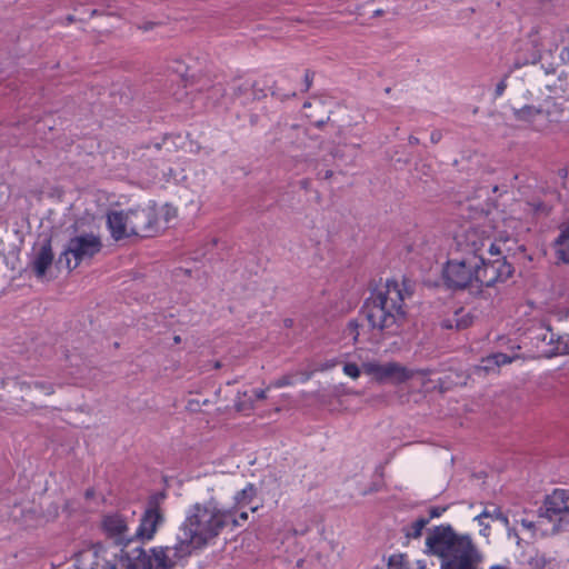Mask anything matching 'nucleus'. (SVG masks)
I'll return each instance as SVG.
<instances>
[{"instance_id": "59", "label": "nucleus", "mask_w": 569, "mask_h": 569, "mask_svg": "<svg viewBox=\"0 0 569 569\" xmlns=\"http://www.w3.org/2000/svg\"><path fill=\"white\" fill-rule=\"evenodd\" d=\"M173 342L174 343H180L181 342V337L180 336H174L173 337Z\"/></svg>"}, {"instance_id": "42", "label": "nucleus", "mask_w": 569, "mask_h": 569, "mask_svg": "<svg viewBox=\"0 0 569 569\" xmlns=\"http://www.w3.org/2000/svg\"><path fill=\"white\" fill-rule=\"evenodd\" d=\"M157 24H158L157 22L148 21L142 24H139L138 29H140L142 31H149V30H152Z\"/></svg>"}, {"instance_id": "50", "label": "nucleus", "mask_w": 569, "mask_h": 569, "mask_svg": "<svg viewBox=\"0 0 569 569\" xmlns=\"http://www.w3.org/2000/svg\"><path fill=\"white\" fill-rule=\"evenodd\" d=\"M408 141H409V144H411V146L419 144V142H420L419 138H417L415 136H409Z\"/></svg>"}, {"instance_id": "2", "label": "nucleus", "mask_w": 569, "mask_h": 569, "mask_svg": "<svg viewBox=\"0 0 569 569\" xmlns=\"http://www.w3.org/2000/svg\"><path fill=\"white\" fill-rule=\"evenodd\" d=\"M423 552L440 559V569H482L483 555L469 535H460L450 525L428 529Z\"/></svg>"}, {"instance_id": "8", "label": "nucleus", "mask_w": 569, "mask_h": 569, "mask_svg": "<svg viewBox=\"0 0 569 569\" xmlns=\"http://www.w3.org/2000/svg\"><path fill=\"white\" fill-rule=\"evenodd\" d=\"M568 500L569 492L567 490L556 489L546 497L543 505L538 510L539 518L553 522V532L563 530L569 525V521L565 520V517L569 515Z\"/></svg>"}, {"instance_id": "11", "label": "nucleus", "mask_w": 569, "mask_h": 569, "mask_svg": "<svg viewBox=\"0 0 569 569\" xmlns=\"http://www.w3.org/2000/svg\"><path fill=\"white\" fill-rule=\"evenodd\" d=\"M130 233L141 238L153 237L160 229L156 204L128 210Z\"/></svg>"}, {"instance_id": "34", "label": "nucleus", "mask_w": 569, "mask_h": 569, "mask_svg": "<svg viewBox=\"0 0 569 569\" xmlns=\"http://www.w3.org/2000/svg\"><path fill=\"white\" fill-rule=\"evenodd\" d=\"M491 356H492V359H495V362H497V368H499L502 365H507V363L511 362V360H512L511 357H509L508 355L502 353V352H497Z\"/></svg>"}, {"instance_id": "51", "label": "nucleus", "mask_w": 569, "mask_h": 569, "mask_svg": "<svg viewBox=\"0 0 569 569\" xmlns=\"http://www.w3.org/2000/svg\"><path fill=\"white\" fill-rule=\"evenodd\" d=\"M333 176V171L332 170H326L325 173H323V177L322 179H330L331 177Z\"/></svg>"}, {"instance_id": "30", "label": "nucleus", "mask_w": 569, "mask_h": 569, "mask_svg": "<svg viewBox=\"0 0 569 569\" xmlns=\"http://www.w3.org/2000/svg\"><path fill=\"white\" fill-rule=\"evenodd\" d=\"M224 93H226V90L221 84H212L207 90V98L209 100H212L213 103H217L219 101V99L224 96Z\"/></svg>"}, {"instance_id": "44", "label": "nucleus", "mask_w": 569, "mask_h": 569, "mask_svg": "<svg viewBox=\"0 0 569 569\" xmlns=\"http://www.w3.org/2000/svg\"><path fill=\"white\" fill-rule=\"evenodd\" d=\"M560 58L565 63H569V46L563 47L560 53Z\"/></svg>"}, {"instance_id": "5", "label": "nucleus", "mask_w": 569, "mask_h": 569, "mask_svg": "<svg viewBox=\"0 0 569 569\" xmlns=\"http://www.w3.org/2000/svg\"><path fill=\"white\" fill-rule=\"evenodd\" d=\"M456 250L465 258L481 259L487 251L490 256H500V247L491 242L485 229L469 226L455 237Z\"/></svg>"}, {"instance_id": "53", "label": "nucleus", "mask_w": 569, "mask_h": 569, "mask_svg": "<svg viewBox=\"0 0 569 569\" xmlns=\"http://www.w3.org/2000/svg\"><path fill=\"white\" fill-rule=\"evenodd\" d=\"M292 326H293V320L292 319H284V327L291 328Z\"/></svg>"}, {"instance_id": "23", "label": "nucleus", "mask_w": 569, "mask_h": 569, "mask_svg": "<svg viewBox=\"0 0 569 569\" xmlns=\"http://www.w3.org/2000/svg\"><path fill=\"white\" fill-rule=\"evenodd\" d=\"M428 523L429 519L420 517L417 520H415L410 526L403 527L402 532L405 533L407 540L418 539L421 537L422 530L426 528Z\"/></svg>"}, {"instance_id": "25", "label": "nucleus", "mask_w": 569, "mask_h": 569, "mask_svg": "<svg viewBox=\"0 0 569 569\" xmlns=\"http://www.w3.org/2000/svg\"><path fill=\"white\" fill-rule=\"evenodd\" d=\"M491 518L495 520L501 521L506 527L509 526V519L505 516L500 508L492 506V509L486 508L479 516L476 517V520L479 525H482V519Z\"/></svg>"}, {"instance_id": "45", "label": "nucleus", "mask_w": 569, "mask_h": 569, "mask_svg": "<svg viewBox=\"0 0 569 569\" xmlns=\"http://www.w3.org/2000/svg\"><path fill=\"white\" fill-rule=\"evenodd\" d=\"M234 517L238 519L239 521V525L238 526H241L242 525V521H247L248 520V512L247 511H241L239 512L238 515L234 513Z\"/></svg>"}, {"instance_id": "60", "label": "nucleus", "mask_w": 569, "mask_h": 569, "mask_svg": "<svg viewBox=\"0 0 569 569\" xmlns=\"http://www.w3.org/2000/svg\"><path fill=\"white\" fill-rule=\"evenodd\" d=\"M559 172H560L561 177H563V178L567 177V170L566 169H561Z\"/></svg>"}, {"instance_id": "61", "label": "nucleus", "mask_w": 569, "mask_h": 569, "mask_svg": "<svg viewBox=\"0 0 569 569\" xmlns=\"http://www.w3.org/2000/svg\"><path fill=\"white\" fill-rule=\"evenodd\" d=\"M486 529L489 528V523H486L485 519H482V525Z\"/></svg>"}, {"instance_id": "46", "label": "nucleus", "mask_w": 569, "mask_h": 569, "mask_svg": "<svg viewBox=\"0 0 569 569\" xmlns=\"http://www.w3.org/2000/svg\"><path fill=\"white\" fill-rule=\"evenodd\" d=\"M521 526L525 527L526 529H529V530H535L536 529V525L535 522L532 521H529L527 519H521L520 521Z\"/></svg>"}, {"instance_id": "22", "label": "nucleus", "mask_w": 569, "mask_h": 569, "mask_svg": "<svg viewBox=\"0 0 569 569\" xmlns=\"http://www.w3.org/2000/svg\"><path fill=\"white\" fill-rule=\"evenodd\" d=\"M284 138L289 140L291 144H297V147L303 146V140L308 134V130L303 129L299 126H289L283 128Z\"/></svg>"}, {"instance_id": "9", "label": "nucleus", "mask_w": 569, "mask_h": 569, "mask_svg": "<svg viewBox=\"0 0 569 569\" xmlns=\"http://www.w3.org/2000/svg\"><path fill=\"white\" fill-rule=\"evenodd\" d=\"M164 498V492H157L149 497L140 525L133 535V541H150L153 539L158 527L164 521V515L160 508V502Z\"/></svg>"}, {"instance_id": "36", "label": "nucleus", "mask_w": 569, "mask_h": 569, "mask_svg": "<svg viewBox=\"0 0 569 569\" xmlns=\"http://www.w3.org/2000/svg\"><path fill=\"white\" fill-rule=\"evenodd\" d=\"M447 510V507H439V506H435V507H431L428 512H429V516L428 517H425L426 519H429V521L433 518H438L440 517L445 511Z\"/></svg>"}, {"instance_id": "54", "label": "nucleus", "mask_w": 569, "mask_h": 569, "mask_svg": "<svg viewBox=\"0 0 569 569\" xmlns=\"http://www.w3.org/2000/svg\"><path fill=\"white\" fill-rule=\"evenodd\" d=\"M300 184L303 189H308V186H309V180L308 179H303L300 181Z\"/></svg>"}, {"instance_id": "12", "label": "nucleus", "mask_w": 569, "mask_h": 569, "mask_svg": "<svg viewBox=\"0 0 569 569\" xmlns=\"http://www.w3.org/2000/svg\"><path fill=\"white\" fill-rule=\"evenodd\" d=\"M362 368L365 373L372 376L378 382L402 383L413 377L410 370L398 362H366Z\"/></svg>"}, {"instance_id": "24", "label": "nucleus", "mask_w": 569, "mask_h": 569, "mask_svg": "<svg viewBox=\"0 0 569 569\" xmlns=\"http://www.w3.org/2000/svg\"><path fill=\"white\" fill-rule=\"evenodd\" d=\"M20 387H21V390L36 389L44 395H52L54 392V386L51 382L43 381V380L23 381V382H21Z\"/></svg>"}, {"instance_id": "43", "label": "nucleus", "mask_w": 569, "mask_h": 569, "mask_svg": "<svg viewBox=\"0 0 569 569\" xmlns=\"http://www.w3.org/2000/svg\"><path fill=\"white\" fill-rule=\"evenodd\" d=\"M234 406H236L237 411H243L247 408H251L252 407V401L249 405H247L246 401H240L239 400V401L236 402Z\"/></svg>"}, {"instance_id": "31", "label": "nucleus", "mask_w": 569, "mask_h": 569, "mask_svg": "<svg viewBox=\"0 0 569 569\" xmlns=\"http://www.w3.org/2000/svg\"><path fill=\"white\" fill-rule=\"evenodd\" d=\"M360 323L356 319H351L345 329V335L352 338L353 343L358 342Z\"/></svg>"}, {"instance_id": "19", "label": "nucleus", "mask_w": 569, "mask_h": 569, "mask_svg": "<svg viewBox=\"0 0 569 569\" xmlns=\"http://www.w3.org/2000/svg\"><path fill=\"white\" fill-rule=\"evenodd\" d=\"M264 96H266L264 91L262 89H257L254 83L253 84H248V83L239 84L233 88V92H232V98L234 100L241 99V103H243V104L248 103L249 101H254V100L261 99Z\"/></svg>"}, {"instance_id": "37", "label": "nucleus", "mask_w": 569, "mask_h": 569, "mask_svg": "<svg viewBox=\"0 0 569 569\" xmlns=\"http://www.w3.org/2000/svg\"><path fill=\"white\" fill-rule=\"evenodd\" d=\"M313 77H315V72L311 71V70H307L306 73H305V79H303V82H305V88H303V92H307L311 86H312V81H313Z\"/></svg>"}, {"instance_id": "38", "label": "nucleus", "mask_w": 569, "mask_h": 569, "mask_svg": "<svg viewBox=\"0 0 569 569\" xmlns=\"http://www.w3.org/2000/svg\"><path fill=\"white\" fill-rule=\"evenodd\" d=\"M506 80H507V76L497 83L496 89H495L496 98H498V97L503 94V92H505V90L507 88V81Z\"/></svg>"}, {"instance_id": "21", "label": "nucleus", "mask_w": 569, "mask_h": 569, "mask_svg": "<svg viewBox=\"0 0 569 569\" xmlns=\"http://www.w3.org/2000/svg\"><path fill=\"white\" fill-rule=\"evenodd\" d=\"M542 109L529 104L520 109H513V116L516 120L523 121L530 124L535 122L537 117L542 116Z\"/></svg>"}, {"instance_id": "20", "label": "nucleus", "mask_w": 569, "mask_h": 569, "mask_svg": "<svg viewBox=\"0 0 569 569\" xmlns=\"http://www.w3.org/2000/svg\"><path fill=\"white\" fill-rule=\"evenodd\" d=\"M557 259L569 263V223L561 228L559 236L553 242Z\"/></svg>"}, {"instance_id": "17", "label": "nucleus", "mask_w": 569, "mask_h": 569, "mask_svg": "<svg viewBox=\"0 0 569 569\" xmlns=\"http://www.w3.org/2000/svg\"><path fill=\"white\" fill-rule=\"evenodd\" d=\"M53 258L54 257L51 247V238H47L43 241L41 249L39 250L36 259L32 262L33 271L38 278H42L46 274L48 268L53 262Z\"/></svg>"}, {"instance_id": "40", "label": "nucleus", "mask_w": 569, "mask_h": 569, "mask_svg": "<svg viewBox=\"0 0 569 569\" xmlns=\"http://www.w3.org/2000/svg\"><path fill=\"white\" fill-rule=\"evenodd\" d=\"M291 385V378L288 377V376H282L281 378H279L278 380H276L273 382V386L276 388H281V387H284V386H289Z\"/></svg>"}, {"instance_id": "3", "label": "nucleus", "mask_w": 569, "mask_h": 569, "mask_svg": "<svg viewBox=\"0 0 569 569\" xmlns=\"http://www.w3.org/2000/svg\"><path fill=\"white\" fill-rule=\"evenodd\" d=\"M238 525L233 510L220 508L219 503L211 498L204 502H197L188 509L178 536L193 552L207 547L224 528L238 527Z\"/></svg>"}, {"instance_id": "27", "label": "nucleus", "mask_w": 569, "mask_h": 569, "mask_svg": "<svg viewBox=\"0 0 569 569\" xmlns=\"http://www.w3.org/2000/svg\"><path fill=\"white\" fill-rule=\"evenodd\" d=\"M406 559H407L406 553L391 555L388 558L387 568L388 569H408L406 567V562H407Z\"/></svg>"}, {"instance_id": "18", "label": "nucleus", "mask_w": 569, "mask_h": 569, "mask_svg": "<svg viewBox=\"0 0 569 569\" xmlns=\"http://www.w3.org/2000/svg\"><path fill=\"white\" fill-rule=\"evenodd\" d=\"M473 318L470 312L466 311L463 308H459L455 311L452 317L442 319L440 327L446 330L456 329L457 331H461L472 325Z\"/></svg>"}, {"instance_id": "13", "label": "nucleus", "mask_w": 569, "mask_h": 569, "mask_svg": "<svg viewBox=\"0 0 569 569\" xmlns=\"http://www.w3.org/2000/svg\"><path fill=\"white\" fill-rule=\"evenodd\" d=\"M101 528L106 536L113 540L117 546L126 548L133 542V536H128V518L119 511L103 515Z\"/></svg>"}, {"instance_id": "57", "label": "nucleus", "mask_w": 569, "mask_h": 569, "mask_svg": "<svg viewBox=\"0 0 569 569\" xmlns=\"http://www.w3.org/2000/svg\"><path fill=\"white\" fill-rule=\"evenodd\" d=\"M212 367H213L214 369H220V368L222 367V363H221L220 361H214V362H213V365H212Z\"/></svg>"}, {"instance_id": "6", "label": "nucleus", "mask_w": 569, "mask_h": 569, "mask_svg": "<svg viewBox=\"0 0 569 569\" xmlns=\"http://www.w3.org/2000/svg\"><path fill=\"white\" fill-rule=\"evenodd\" d=\"M481 259L457 257L446 262L442 271L445 284L451 290H477V268Z\"/></svg>"}, {"instance_id": "1", "label": "nucleus", "mask_w": 569, "mask_h": 569, "mask_svg": "<svg viewBox=\"0 0 569 569\" xmlns=\"http://www.w3.org/2000/svg\"><path fill=\"white\" fill-rule=\"evenodd\" d=\"M410 281L403 279L401 286L395 279L387 280L383 288L375 289L365 300L360 315L371 330L380 333L398 335L407 321L405 299L412 296Z\"/></svg>"}, {"instance_id": "29", "label": "nucleus", "mask_w": 569, "mask_h": 569, "mask_svg": "<svg viewBox=\"0 0 569 569\" xmlns=\"http://www.w3.org/2000/svg\"><path fill=\"white\" fill-rule=\"evenodd\" d=\"M497 369V362L492 359V356H488L481 360V365L475 368L476 372L489 373Z\"/></svg>"}, {"instance_id": "16", "label": "nucleus", "mask_w": 569, "mask_h": 569, "mask_svg": "<svg viewBox=\"0 0 569 569\" xmlns=\"http://www.w3.org/2000/svg\"><path fill=\"white\" fill-rule=\"evenodd\" d=\"M121 557L123 569H152L150 551L147 552L142 547L133 548L131 551H124Z\"/></svg>"}, {"instance_id": "4", "label": "nucleus", "mask_w": 569, "mask_h": 569, "mask_svg": "<svg viewBox=\"0 0 569 569\" xmlns=\"http://www.w3.org/2000/svg\"><path fill=\"white\" fill-rule=\"evenodd\" d=\"M102 249L101 239L93 233H82L69 239L57 260L58 268L76 269L83 260L92 259Z\"/></svg>"}, {"instance_id": "35", "label": "nucleus", "mask_w": 569, "mask_h": 569, "mask_svg": "<svg viewBox=\"0 0 569 569\" xmlns=\"http://www.w3.org/2000/svg\"><path fill=\"white\" fill-rule=\"evenodd\" d=\"M530 206H532L536 212H545L546 214L551 210V207L542 201H532Z\"/></svg>"}, {"instance_id": "48", "label": "nucleus", "mask_w": 569, "mask_h": 569, "mask_svg": "<svg viewBox=\"0 0 569 569\" xmlns=\"http://www.w3.org/2000/svg\"><path fill=\"white\" fill-rule=\"evenodd\" d=\"M254 396H256V399H258V400H264L267 398L266 390H262V389L254 390Z\"/></svg>"}, {"instance_id": "7", "label": "nucleus", "mask_w": 569, "mask_h": 569, "mask_svg": "<svg viewBox=\"0 0 569 569\" xmlns=\"http://www.w3.org/2000/svg\"><path fill=\"white\" fill-rule=\"evenodd\" d=\"M490 257H483L481 263H477V293H480L482 288H490L498 282H505L515 271L512 264L507 261V257L502 256L501 249L500 256Z\"/></svg>"}, {"instance_id": "15", "label": "nucleus", "mask_w": 569, "mask_h": 569, "mask_svg": "<svg viewBox=\"0 0 569 569\" xmlns=\"http://www.w3.org/2000/svg\"><path fill=\"white\" fill-rule=\"evenodd\" d=\"M107 226L110 230L111 237L119 241L121 239L131 237L129 229V213L123 211H111L107 214Z\"/></svg>"}, {"instance_id": "62", "label": "nucleus", "mask_w": 569, "mask_h": 569, "mask_svg": "<svg viewBox=\"0 0 569 569\" xmlns=\"http://www.w3.org/2000/svg\"><path fill=\"white\" fill-rule=\"evenodd\" d=\"M552 194H555L556 197H559V193L557 191H553Z\"/></svg>"}, {"instance_id": "52", "label": "nucleus", "mask_w": 569, "mask_h": 569, "mask_svg": "<svg viewBox=\"0 0 569 569\" xmlns=\"http://www.w3.org/2000/svg\"><path fill=\"white\" fill-rule=\"evenodd\" d=\"M330 118H327V120H320L316 122V127L321 128L325 123H328Z\"/></svg>"}, {"instance_id": "39", "label": "nucleus", "mask_w": 569, "mask_h": 569, "mask_svg": "<svg viewBox=\"0 0 569 569\" xmlns=\"http://www.w3.org/2000/svg\"><path fill=\"white\" fill-rule=\"evenodd\" d=\"M557 350L561 353H569V336L568 341H562V338L558 339Z\"/></svg>"}, {"instance_id": "26", "label": "nucleus", "mask_w": 569, "mask_h": 569, "mask_svg": "<svg viewBox=\"0 0 569 569\" xmlns=\"http://www.w3.org/2000/svg\"><path fill=\"white\" fill-rule=\"evenodd\" d=\"M257 495V488L253 483H248L246 488L240 490L234 496V502L237 506L249 505Z\"/></svg>"}, {"instance_id": "14", "label": "nucleus", "mask_w": 569, "mask_h": 569, "mask_svg": "<svg viewBox=\"0 0 569 569\" xmlns=\"http://www.w3.org/2000/svg\"><path fill=\"white\" fill-rule=\"evenodd\" d=\"M10 517L24 527H37L41 525L40 507L33 503L30 506L14 503L11 508Z\"/></svg>"}, {"instance_id": "55", "label": "nucleus", "mask_w": 569, "mask_h": 569, "mask_svg": "<svg viewBox=\"0 0 569 569\" xmlns=\"http://www.w3.org/2000/svg\"><path fill=\"white\" fill-rule=\"evenodd\" d=\"M489 569H509V567H507V566H501V565H493V566H491Z\"/></svg>"}, {"instance_id": "33", "label": "nucleus", "mask_w": 569, "mask_h": 569, "mask_svg": "<svg viewBox=\"0 0 569 569\" xmlns=\"http://www.w3.org/2000/svg\"><path fill=\"white\" fill-rule=\"evenodd\" d=\"M343 372L352 379L359 378L361 371L357 363L348 362L343 366Z\"/></svg>"}, {"instance_id": "28", "label": "nucleus", "mask_w": 569, "mask_h": 569, "mask_svg": "<svg viewBox=\"0 0 569 569\" xmlns=\"http://www.w3.org/2000/svg\"><path fill=\"white\" fill-rule=\"evenodd\" d=\"M41 515V523L49 522L58 518L59 516V506L57 503H50L46 510L40 508Z\"/></svg>"}, {"instance_id": "49", "label": "nucleus", "mask_w": 569, "mask_h": 569, "mask_svg": "<svg viewBox=\"0 0 569 569\" xmlns=\"http://www.w3.org/2000/svg\"><path fill=\"white\" fill-rule=\"evenodd\" d=\"M161 146H162L161 143L157 142V143H153V144L146 146L144 149H147V150L153 149L154 151H159L161 149ZM140 149H143V147H141Z\"/></svg>"}, {"instance_id": "56", "label": "nucleus", "mask_w": 569, "mask_h": 569, "mask_svg": "<svg viewBox=\"0 0 569 569\" xmlns=\"http://www.w3.org/2000/svg\"><path fill=\"white\" fill-rule=\"evenodd\" d=\"M383 14V10L381 9H378L376 11H373V17L377 18V17H381Z\"/></svg>"}, {"instance_id": "58", "label": "nucleus", "mask_w": 569, "mask_h": 569, "mask_svg": "<svg viewBox=\"0 0 569 569\" xmlns=\"http://www.w3.org/2000/svg\"><path fill=\"white\" fill-rule=\"evenodd\" d=\"M92 496H93V490H92V489H88V490L86 491V497H87V498H91Z\"/></svg>"}, {"instance_id": "47", "label": "nucleus", "mask_w": 569, "mask_h": 569, "mask_svg": "<svg viewBox=\"0 0 569 569\" xmlns=\"http://www.w3.org/2000/svg\"><path fill=\"white\" fill-rule=\"evenodd\" d=\"M508 537H515L517 539V543H520V537L515 528H508Z\"/></svg>"}, {"instance_id": "41", "label": "nucleus", "mask_w": 569, "mask_h": 569, "mask_svg": "<svg viewBox=\"0 0 569 569\" xmlns=\"http://www.w3.org/2000/svg\"><path fill=\"white\" fill-rule=\"evenodd\" d=\"M442 139V132L440 130H433L430 134V140L432 143H438Z\"/></svg>"}, {"instance_id": "10", "label": "nucleus", "mask_w": 569, "mask_h": 569, "mask_svg": "<svg viewBox=\"0 0 569 569\" xmlns=\"http://www.w3.org/2000/svg\"><path fill=\"white\" fill-rule=\"evenodd\" d=\"M192 555L189 545L177 535L172 546H159L150 549L152 569H173L179 561Z\"/></svg>"}, {"instance_id": "32", "label": "nucleus", "mask_w": 569, "mask_h": 569, "mask_svg": "<svg viewBox=\"0 0 569 569\" xmlns=\"http://www.w3.org/2000/svg\"><path fill=\"white\" fill-rule=\"evenodd\" d=\"M529 565L535 569H545L548 560L545 555L536 553L533 557L529 559Z\"/></svg>"}]
</instances>
